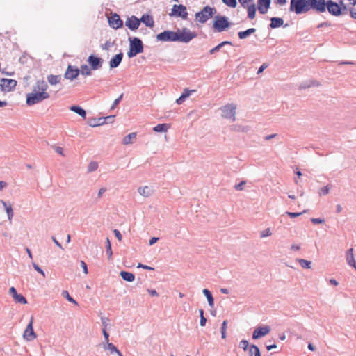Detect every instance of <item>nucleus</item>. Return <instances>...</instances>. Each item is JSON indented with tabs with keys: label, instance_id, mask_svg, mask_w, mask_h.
I'll list each match as a JSON object with an SVG mask.
<instances>
[{
	"label": "nucleus",
	"instance_id": "f257e3e1",
	"mask_svg": "<svg viewBox=\"0 0 356 356\" xmlns=\"http://www.w3.org/2000/svg\"><path fill=\"white\" fill-rule=\"evenodd\" d=\"M48 84L44 80H38L33 86L31 92L26 95V103L33 106L50 97Z\"/></svg>",
	"mask_w": 356,
	"mask_h": 356
},
{
	"label": "nucleus",
	"instance_id": "f03ea898",
	"mask_svg": "<svg viewBox=\"0 0 356 356\" xmlns=\"http://www.w3.org/2000/svg\"><path fill=\"white\" fill-rule=\"evenodd\" d=\"M289 10L297 15L309 11L308 0H291Z\"/></svg>",
	"mask_w": 356,
	"mask_h": 356
},
{
	"label": "nucleus",
	"instance_id": "7ed1b4c3",
	"mask_svg": "<svg viewBox=\"0 0 356 356\" xmlns=\"http://www.w3.org/2000/svg\"><path fill=\"white\" fill-rule=\"evenodd\" d=\"M216 9L209 6H206L200 12L196 13L195 19L201 24L205 23L216 14Z\"/></svg>",
	"mask_w": 356,
	"mask_h": 356
},
{
	"label": "nucleus",
	"instance_id": "20e7f679",
	"mask_svg": "<svg viewBox=\"0 0 356 356\" xmlns=\"http://www.w3.org/2000/svg\"><path fill=\"white\" fill-rule=\"evenodd\" d=\"M230 26L228 18L222 15H216L213 22V28L217 32H222Z\"/></svg>",
	"mask_w": 356,
	"mask_h": 356
},
{
	"label": "nucleus",
	"instance_id": "39448f33",
	"mask_svg": "<svg viewBox=\"0 0 356 356\" xmlns=\"http://www.w3.org/2000/svg\"><path fill=\"white\" fill-rule=\"evenodd\" d=\"M327 10L328 12L334 16H339L340 15L344 13V12L347 10L346 6L341 7L339 3L334 2L332 0H328L325 1V10Z\"/></svg>",
	"mask_w": 356,
	"mask_h": 356
},
{
	"label": "nucleus",
	"instance_id": "423d86ee",
	"mask_svg": "<svg viewBox=\"0 0 356 356\" xmlns=\"http://www.w3.org/2000/svg\"><path fill=\"white\" fill-rule=\"evenodd\" d=\"M143 51V45L142 41L137 38H134L130 42V48L128 52V56L129 58H132L136 56L138 54L142 53Z\"/></svg>",
	"mask_w": 356,
	"mask_h": 356
},
{
	"label": "nucleus",
	"instance_id": "0eeeda50",
	"mask_svg": "<svg viewBox=\"0 0 356 356\" xmlns=\"http://www.w3.org/2000/svg\"><path fill=\"white\" fill-rule=\"evenodd\" d=\"M176 33H177V41L188 42L196 37V34L195 33L190 31L186 28H184L182 30H178Z\"/></svg>",
	"mask_w": 356,
	"mask_h": 356
},
{
	"label": "nucleus",
	"instance_id": "6e6552de",
	"mask_svg": "<svg viewBox=\"0 0 356 356\" xmlns=\"http://www.w3.org/2000/svg\"><path fill=\"white\" fill-rule=\"evenodd\" d=\"M17 81L10 79H1L0 80V88L1 91L9 92L15 90L17 86Z\"/></svg>",
	"mask_w": 356,
	"mask_h": 356
},
{
	"label": "nucleus",
	"instance_id": "1a4fd4ad",
	"mask_svg": "<svg viewBox=\"0 0 356 356\" xmlns=\"http://www.w3.org/2000/svg\"><path fill=\"white\" fill-rule=\"evenodd\" d=\"M236 109V105L232 104H227L221 108L222 116L225 118L231 119L232 121H235Z\"/></svg>",
	"mask_w": 356,
	"mask_h": 356
},
{
	"label": "nucleus",
	"instance_id": "9d476101",
	"mask_svg": "<svg viewBox=\"0 0 356 356\" xmlns=\"http://www.w3.org/2000/svg\"><path fill=\"white\" fill-rule=\"evenodd\" d=\"M33 318L31 317L30 322L28 324V325L26 326V327L24 332V334H23L24 339L28 341H33L35 339H36V337H37V334L34 332V330H33Z\"/></svg>",
	"mask_w": 356,
	"mask_h": 356
},
{
	"label": "nucleus",
	"instance_id": "9b49d317",
	"mask_svg": "<svg viewBox=\"0 0 356 356\" xmlns=\"http://www.w3.org/2000/svg\"><path fill=\"white\" fill-rule=\"evenodd\" d=\"M170 15H171V16L175 15L177 17H180L184 19H186L187 17H188V13L186 11V8L181 4L174 5L171 10V13H170Z\"/></svg>",
	"mask_w": 356,
	"mask_h": 356
},
{
	"label": "nucleus",
	"instance_id": "f8f14e48",
	"mask_svg": "<svg viewBox=\"0 0 356 356\" xmlns=\"http://www.w3.org/2000/svg\"><path fill=\"white\" fill-rule=\"evenodd\" d=\"M309 10H313L318 13L325 11V0H308Z\"/></svg>",
	"mask_w": 356,
	"mask_h": 356
},
{
	"label": "nucleus",
	"instance_id": "ddd939ff",
	"mask_svg": "<svg viewBox=\"0 0 356 356\" xmlns=\"http://www.w3.org/2000/svg\"><path fill=\"white\" fill-rule=\"evenodd\" d=\"M156 38L160 41H177V33L174 31H165L158 34Z\"/></svg>",
	"mask_w": 356,
	"mask_h": 356
},
{
	"label": "nucleus",
	"instance_id": "4468645a",
	"mask_svg": "<svg viewBox=\"0 0 356 356\" xmlns=\"http://www.w3.org/2000/svg\"><path fill=\"white\" fill-rule=\"evenodd\" d=\"M80 74L79 69L74 67L72 65H68L64 76L66 79L72 81L78 77Z\"/></svg>",
	"mask_w": 356,
	"mask_h": 356
},
{
	"label": "nucleus",
	"instance_id": "2eb2a0df",
	"mask_svg": "<svg viewBox=\"0 0 356 356\" xmlns=\"http://www.w3.org/2000/svg\"><path fill=\"white\" fill-rule=\"evenodd\" d=\"M88 63L92 70H96L102 67V59L94 55H90L88 58Z\"/></svg>",
	"mask_w": 356,
	"mask_h": 356
},
{
	"label": "nucleus",
	"instance_id": "dca6fc26",
	"mask_svg": "<svg viewBox=\"0 0 356 356\" xmlns=\"http://www.w3.org/2000/svg\"><path fill=\"white\" fill-rule=\"evenodd\" d=\"M109 25L113 29H119L122 26L123 22L118 15L114 14L108 18Z\"/></svg>",
	"mask_w": 356,
	"mask_h": 356
},
{
	"label": "nucleus",
	"instance_id": "f3484780",
	"mask_svg": "<svg viewBox=\"0 0 356 356\" xmlns=\"http://www.w3.org/2000/svg\"><path fill=\"white\" fill-rule=\"evenodd\" d=\"M270 328L268 326L260 327L254 330L252 334V338L254 339H257L261 337L268 334L270 332Z\"/></svg>",
	"mask_w": 356,
	"mask_h": 356
},
{
	"label": "nucleus",
	"instance_id": "a211bd4d",
	"mask_svg": "<svg viewBox=\"0 0 356 356\" xmlns=\"http://www.w3.org/2000/svg\"><path fill=\"white\" fill-rule=\"evenodd\" d=\"M125 24L131 30H136L140 26V21L136 17L132 16L127 19Z\"/></svg>",
	"mask_w": 356,
	"mask_h": 356
},
{
	"label": "nucleus",
	"instance_id": "6ab92c4d",
	"mask_svg": "<svg viewBox=\"0 0 356 356\" xmlns=\"http://www.w3.org/2000/svg\"><path fill=\"white\" fill-rule=\"evenodd\" d=\"M123 58V54L120 52L113 56L109 61V67L111 69L115 68L119 66Z\"/></svg>",
	"mask_w": 356,
	"mask_h": 356
},
{
	"label": "nucleus",
	"instance_id": "aec40b11",
	"mask_svg": "<svg viewBox=\"0 0 356 356\" xmlns=\"http://www.w3.org/2000/svg\"><path fill=\"white\" fill-rule=\"evenodd\" d=\"M270 4V0H258V10L260 13L265 14Z\"/></svg>",
	"mask_w": 356,
	"mask_h": 356
},
{
	"label": "nucleus",
	"instance_id": "412c9836",
	"mask_svg": "<svg viewBox=\"0 0 356 356\" xmlns=\"http://www.w3.org/2000/svg\"><path fill=\"white\" fill-rule=\"evenodd\" d=\"M346 261L349 266L353 267L356 270V261L354 257L353 248H350L346 254Z\"/></svg>",
	"mask_w": 356,
	"mask_h": 356
},
{
	"label": "nucleus",
	"instance_id": "4be33fe9",
	"mask_svg": "<svg viewBox=\"0 0 356 356\" xmlns=\"http://www.w3.org/2000/svg\"><path fill=\"white\" fill-rule=\"evenodd\" d=\"M147 26L152 28L154 25L153 17L149 15H143L140 20Z\"/></svg>",
	"mask_w": 356,
	"mask_h": 356
},
{
	"label": "nucleus",
	"instance_id": "5701e85b",
	"mask_svg": "<svg viewBox=\"0 0 356 356\" xmlns=\"http://www.w3.org/2000/svg\"><path fill=\"white\" fill-rule=\"evenodd\" d=\"M270 21H271V22H270V26L272 29L280 27L284 23L283 19L281 18H279V17H272L270 19Z\"/></svg>",
	"mask_w": 356,
	"mask_h": 356
},
{
	"label": "nucleus",
	"instance_id": "b1692460",
	"mask_svg": "<svg viewBox=\"0 0 356 356\" xmlns=\"http://www.w3.org/2000/svg\"><path fill=\"white\" fill-rule=\"evenodd\" d=\"M61 77L60 75H49L47 81L51 85H56L60 82Z\"/></svg>",
	"mask_w": 356,
	"mask_h": 356
},
{
	"label": "nucleus",
	"instance_id": "393cba45",
	"mask_svg": "<svg viewBox=\"0 0 356 356\" xmlns=\"http://www.w3.org/2000/svg\"><path fill=\"white\" fill-rule=\"evenodd\" d=\"M120 275L123 280L128 282H133L135 279V276L133 273L127 271H121Z\"/></svg>",
	"mask_w": 356,
	"mask_h": 356
},
{
	"label": "nucleus",
	"instance_id": "a878e982",
	"mask_svg": "<svg viewBox=\"0 0 356 356\" xmlns=\"http://www.w3.org/2000/svg\"><path fill=\"white\" fill-rule=\"evenodd\" d=\"M170 125L168 124H159L153 128L156 132H166L170 129Z\"/></svg>",
	"mask_w": 356,
	"mask_h": 356
},
{
	"label": "nucleus",
	"instance_id": "bb28decb",
	"mask_svg": "<svg viewBox=\"0 0 356 356\" xmlns=\"http://www.w3.org/2000/svg\"><path fill=\"white\" fill-rule=\"evenodd\" d=\"M70 110L76 113L77 114H79L80 116H81L84 119L86 117V113L85 110L83 109L82 108H81L80 106H72L70 107Z\"/></svg>",
	"mask_w": 356,
	"mask_h": 356
},
{
	"label": "nucleus",
	"instance_id": "cd10ccee",
	"mask_svg": "<svg viewBox=\"0 0 356 356\" xmlns=\"http://www.w3.org/2000/svg\"><path fill=\"white\" fill-rule=\"evenodd\" d=\"M256 31V29L254 28H250L244 31H240L238 33V37L240 39H245L252 33H254Z\"/></svg>",
	"mask_w": 356,
	"mask_h": 356
},
{
	"label": "nucleus",
	"instance_id": "c85d7f7f",
	"mask_svg": "<svg viewBox=\"0 0 356 356\" xmlns=\"http://www.w3.org/2000/svg\"><path fill=\"white\" fill-rule=\"evenodd\" d=\"M136 137V133L135 132H133V133H131L129 134H128L127 136H126L123 140H122V143L124 145H129V144H131L132 143V140H134Z\"/></svg>",
	"mask_w": 356,
	"mask_h": 356
},
{
	"label": "nucleus",
	"instance_id": "c756f323",
	"mask_svg": "<svg viewBox=\"0 0 356 356\" xmlns=\"http://www.w3.org/2000/svg\"><path fill=\"white\" fill-rule=\"evenodd\" d=\"M1 203L6 209L8 219L11 220L13 216V208H12L11 205L7 204V203L6 202H4L3 200H1Z\"/></svg>",
	"mask_w": 356,
	"mask_h": 356
},
{
	"label": "nucleus",
	"instance_id": "7c9ffc66",
	"mask_svg": "<svg viewBox=\"0 0 356 356\" xmlns=\"http://www.w3.org/2000/svg\"><path fill=\"white\" fill-rule=\"evenodd\" d=\"M202 292L205 295V296L208 300L209 306L213 307L214 306V300H213V298L211 292L208 289H203Z\"/></svg>",
	"mask_w": 356,
	"mask_h": 356
},
{
	"label": "nucleus",
	"instance_id": "2f4dec72",
	"mask_svg": "<svg viewBox=\"0 0 356 356\" xmlns=\"http://www.w3.org/2000/svg\"><path fill=\"white\" fill-rule=\"evenodd\" d=\"M138 192L144 197H149L152 194V190L147 186L139 188Z\"/></svg>",
	"mask_w": 356,
	"mask_h": 356
},
{
	"label": "nucleus",
	"instance_id": "473e14b6",
	"mask_svg": "<svg viewBox=\"0 0 356 356\" xmlns=\"http://www.w3.org/2000/svg\"><path fill=\"white\" fill-rule=\"evenodd\" d=\"M249 354L250 356H261L259 348L255 345L250 346Z\"/></svg>",
	"mask_w": 356,
	"mask_h": 356
},
{
	"label": "nucleus",
	"instance_id": "72a5a7b5",
	"mask_svg": "<svg viewBox=\"0 0 356 356\" xmlns=\"http://www.w3.org/2000/svg\"><path fill=\"white\" fill-rule=\"evenodd\" d=\"M105 349L110 350L111 353H116L118 356H123L112 343L108 342L106 346H105Z\"/></svg>",
	"mask_w": 356,
	"mask_h": 356
},
{
	"label": "nucleus",
	"instance_id": "f704fd0d",
	"mask_svg": "<svg viewBox=\"0 0 356 356\" xmlns=\"http://www.w3.org/2000/svg\"><path fill=\"white\" fill-rule=\"evenodd\" d=\"M248 17L251 19L255 17L256 7L254 4H252L248 7Z\"/></svg>",
	"mask_w": 356,
	"mask_h": 356
},
{
	"label": "nucleus",
	"instance_id": "c9c22d12",
	"mask_svg": "<svg viewBox=\"0 0 356 356\" xmlns=\"http://www.w3.org/2000/svg\"><path fill=\"white\" fill-rule=\"evenodd\" d=\"M91 70L88 65H83L80 67V72L83 76H90L91 75Z\"/></svg>",
	"mask_w": 356,
	"mask_h": 356
},
{
	"label": "nucleus",
	"instance_id": "e433bc0d",
	"mask_svg": "<svg viewBox=\"0 0 356 356\" xmlns=\"http://www.w3.org/2000/svg\"><path fill=\"white\" fill-rule=\"evenodd\" d=\"M298 262L303 268L309 269L311 268V262L309 261L303 259H298Z\"/></svg>",
	"mask_w": 356,
	"mask_h": 356
},
{
	"label": "nucleus",
	"instance_id": "4c0bfd02",
	"mask_svg": "<svg viewBox=\"0 0 356 356\" xmlns=\"http://www.w3.org/2000/svg\"><path fill=\"white\" fill-rule=\"evenodd\" d=\"M13 299L16 302H19V303H21L23 305H25L27 303L26 299L22 294H17Z\"/></svg>",
	"mask_w": 356,
	"mask_h": 356
},
{
	"label": "nucleus",
	"instance_id": "58836bf2",
	"mask_svg": "<svg viewBox=\"0 0 356 356\" xmlns=\"http://www.w3.org/2000/svg\"><path fill=\"white\" fill-rule=\"evenodd\" d=\"M62 295L63 296V297H65L69 302L73 303L74 305H78V302L74 299L72 298L70 295L69 294L68 291H63L62 292Z\"/></svg>",
	"mask_w": 356,
	"mask_h": 356
},
{
	"label": "nucleus",
	"instance_id": "ea45409f",
	"mask_svg": "<svg viewBox=\"0 0 356 356\" xmlns=\"http://www.w3.org/2000/svg\"><path fill=\"white\" fill-rule=\"evenodd\" d=\"M231 44L232 43L229 41H224V42H221L220 44H219L218 45H217L216 47H215L214 48H213L212 49H211L210 54H212L215 53L216 51H219V49L225 44Z\"/></svg>",
	"mask_w": 356,
	"mask_h": 356
},
{
	"label": "nucleus",
	"instance_id": "a19ab883",
	"mask_svg": "<svg viewBox=\"0 0 356 356\" xmlns=\"http://www.w3.org/2000/svg\"><path fill=\"white\" fill-rule=\"evenodd\" d=\"M227 328V321L225 320L222 322V327H221V337L222 339L226 338V331Z\"/></svg>",
	"mask_w": 356,
	"mask_h": 356
},
{
	"label": "nucleus",
	"instance_id": "79ce46f5",
	"mask_svg": "<svg viewBox=\"0 0 356 356\" xmlns=\"http://www.w3.org/2000/svg\"><path fill=\"white\" fill-rule=\"evenodd\" d=\"M222 2L230 8H236L237 5L236 0H222Z\"/></svg>",
	"mask_w": 356,
	"mask_h": 356
},
{
	"label": "nucleus",
	"instance_id": "37998d69",
	"mask_svg": "<svg viewBox=\"0 0 356 356\" xmlns=\"http://www.w3.org/2000/svg\"><path fill=\"white\" fill-rule=\"evenodd\" d=\"M106 254H108L109 259L112 257L113 252L111 250V244L108 238L106 240Z\"/></svg>",
	"mask_w": 356,
	"mask_h": 356
},
{
	"label": "nucleus",
	"instance_id": "c03bdc74",
	"mask_svg": "<svg viewBox=\"0 0 356 356\" xmlns=\"http://www.w3.org/2000/svg\"><path fill=\"white\" fill-rule=\"evenodd\" d=\"M199 313H200V325L203 327L206 325L207 318L204 316L203 309H200Z\"/></svg>",
	"mask_w": 356,
	"mask_h": 356
},
{
	"label": "nucleus",
	"instance_id": "a18cd8bd",
	"mask_svg": "<svg viewBox=\"0 0 356 356\" xmlns=\"http://www.w3.org/2000/svg\"><path fill=\"white\" fill-rule=\"evenodd\" d=\"M329 192H330V187L328 186H326L323 187L319 189L318 194H319V195L322 196V195H325L328 194Z\"/></svg>",
	"mask_w": 356,
	"mask_h": 356
},
{
	"label": "nucleus",
	"instance_id": "49530a36",
	"mask_svg": "<svg viewBox=\"0 0 356 356\" xmlns=\"http://www.w3.org/2000/svg\"><path fill=\"white\" fill-rule=\"evenodd\" d=\"M98 168V163L97 162H91L88 165V172H93L96 170Z\"/></svg>",
	"mask_w": 356,
	"mask_h": 356
},
{
	"label": "nucleus",
	"instance_id": "de8ad7c7",
	"mask_svg": "<svg viewBox=\"0 0 356 356\" xmlns=\"http://www.w3.org/2000/svg\"><path fill=\"white\" fill-rule=\"evenodd\" d=\"M306 212H307V211L305 210L302 212L295 213V212H289L288 211L286 213L291 218H296V217L300 216V215H302V213H306Z\"/></svg>",
	"mask_w": 356,
	"mask_h": 356
},
{
	"label": "nucleus",
	"instance_id": "09e8293b",
	"mask_svg": "<svg viewBox=\"0 0 356 356\" xmlns=\"http://www.w3.org/2000/svg\"><path fill=\"white\" fill-rule=\"evenodd\" d=\"M272 233L270 228H267L265 230L262 231L261 233V237L265 238L267 236H271Z\"/></svg>",
	"mask_w": 356,
	"mask_h": 356
},
{
	"label": "nucleus",
	"instance_id": "8fccbe9b",
	"mask_svg": "<svg viewBox=\"0 0 356 356\" xmlns=\"http://www.w3.org/2000/svg\"><path fill=\"white\" fill-rule=\"evenodd\" d=\"M195 90H188L187 88L184 89L183 93H182V97H184L185 99L188 97H189L192 92H195Z\"/></svg>",
	"mask_w": 356,
	"mask_h": 356
},
{
	"label": "nucleus",
	"instance_id": "3c124183",
	"mask_svg": "<svg viewBox=\"0 0 356 356\" xmlns=\"http://www.w3.org/2000/svg\"><path fill=\"white\" fill-rule=\"evenodd\" d=\"M248 346L249 343L247 340H242L240 342V347L243 348L244 350H246L248 349Z\"/></svg>",
	"mask_w": 356,
	"mask_h": 356
},
{
	"label": "nucleus",
	"instance_id": "603ef678",
	"mask_svg": "<svg viewBox=\"0 0 356 356\" xmlns=\"http://www.w3.org/2000/svg\"><path fill=\"white\" fill-rule=\"evenodd\" d=\"M33 266L34 269L39 273H40L43 277L45 276L44 271L40 268V267L38 264H36L35 263H33Z\"/></svg>",
	"mask_w": 356,
	"mask_h": 356
},
{
	"label": "nucleus",
	"instance_id": "864d4df0",
	"mask_svg": "<svg viewBox=\"0 0 356 356\" xmlns=\"http://www.w3.org/2000/svg\"><path fill=\"white\" fill-rule=\"evenodd\" d=\"M123 97V94H121L120 95V97L118 98H117L116 99L114 100L113 103V105L111 106V108L113 109L115 106H118V104L120 103V102L121 101L122 98Z\"/></svg>",
	"mask_w": 356,
	"mask_h": 356
},
{
	"label": "nucleus",
	"instance_id": "5fc2aeb1",
	"mask_svg": "<svg viewBox=\"0 0 356 356\" xmlns=\"http://www.w3.org/2000/svg\"><path fill=\"white\" fill-rule=\"evenodd\" d=\"M9 293L13 296V298L18 294L16 289L13 286L10 288Z\"/></svg>",
	"mask_w": 356,
	"mask_h": 356
},
{
	"label": "nucleus",
	"instance_id": "6e6d98bb",
	"mask_svg": "<svg viewBox=\"0 0 356 356\" xmlns=\"http://www.w3.org/2000/svg\"><path fill=\"white\" fill-rule=\"evenodd\" d=\"M106 326L105 325L104 328L102 330V332H103V334H104V337L105 341L106 343H108V342H109V339H108L109 338V334H108V333L106 330Z\"/></svg>",
	"mask_w": 356,
	"mask_h": 356
},
{
	"label": "nucleus",
	"instance_id": "4d7b16f0",
	"mask_svg": "<svg viewBox=\"0 0 356 356\" xmlns=\"http://www.w3.org/2000/svg\"><path fill=\"white\" fill-rule=\"evenodd\" d=\"M113 233H114V234H115V237H116L119 241H121V240H122V234H121V233L120 232V231H119V230H118V229H114Z\"/></svg>",
	"mask_w": 356,
	"mask_h": 356
},
{
	"label": "nucleus",
	"instance_id": "13d9d810",
	"mask_svg": "<svg viewBox=\"0 0 356 356\" xmlns=\"http://www.w3.org/2000/svg\"><path fill=\"white\" fill-rule=\"evenodd\" d=\"M245 184V181H241L238 184L235 186V189L238 190V191H241V190H243V187Z\"/></svg>",
	"mask_w": 356,
	"mask_h": 356
},
{
	"label": "nucleus",
	"instance_id": "bf43d9fd",
	"mask_svg": "<svg viewBox=\"0 0 356 356\" xmlns=\"http://www.w3.org/2000/svg\"><path fill=\"white\" fill-rule=\"evenodd\" d=\"M81 266L82 267L83 270V273L86 275L88 273V267H87V265L83 261H81Z\"/></svg>",
	"mask_w": 356,
	"mask_h": 356
},
{
	"label": "nucleus",
	"instance_id": "052dcab7",
	"mask_svg": "<svg viewBox=\"0 0 356 356\" xmlns=\"http://www.w3.org/2000/svg\"><path fill=\"white\" fill-rule=\"evenodd\" d=\"M311 220L314 224L323 223L325 221L324 219H321V218H312Z\"/></svg>",
	"mask_w": 356,
	"mask_h": 356
},
{
	"label": "nucleus",
	"instance_id": "680f3d73",
	"mask_svg": "<svg viewBox=\"0 0 356 356\" xmlns=\"http://www.w3.org/2000/svg\"><path fill=\"white\" fill-rule=\"evenodd\" d=\"M138 268H142L143 269H146V270H154L153 268L150 267V266H146V265H143L142 264H138V265L137 266Z\"/></svg>",
	"mask_w": 356,
	"mask_h": 356
},
{
	"label": "nucleus",
	"instance_id": "e2e57ef3",
	"mask_svg": "<svg viewBox=\"0 0 356 356\" xmlns=\"http://www.w3.org/2000/svg\"><path fill=\"white\" fill-rule=\"evenodd\" d=\"M268 67L267 63H264L259 69L257 74L261 73L266 68Z\"/></svg>",
	"mask_w": 356,
	"mask_h": 356
},
{
	"label": "nucleus",
	"instance_id": "0e129e2a",
	"mask_svg": "<svg viewBox=\"0 0 356 356\" xmlns=\"http://www.w3.org/2000/svg\"><path fill=\"white\" fill-rule=\"evenodd\" d=\"M349 11H350V16L353 19H356V10H355L353 8H350Z\"/></svg>",
	"mask_w": 356,
	"mask_h": 356
},
{
	"label": "nucleus",
	"instance_id": "69168bd1",
	"mask_svg": "<svg viewBox=\"0 0 356 356\" xmlns=\"http://www.w3.org/2000/svg\"><path fill=\"white\" fill-rule=\"evenodd\" d=\"M147 291L152 296H158V293L154 289H148Z\"/></svg>",
	"mask_w": 356,
	"mask_h": 356
},
{
	"label": "nucleus",
	"instance_id": "338daca9",
	"mask_svg": "<svg viewBox=\"0 0 356 356\" xmlns=\"http://www.w3.org/2000/svg\"><path fill=\"white\" fill-rule=\"evenodd\" d=\"M239 1V3H241V5L243 6V7H246V5L247 3L250 1V0H238Z\"/></svg>",
	"mask_w": 356,
	"mask_h": 356
},
{
	"label": "nucleus",
	"instance_id": "774afa93",
	"mask_svg": "<svg viewBox=\"0 0 356 356\" xmlns=\"http://www.w3.org/2000/svg\"><path fill=\"white\" fill-rule=\"evenodd\" d=\"M185 98L184 97H182V95H181L177 100H176V103L178 104H181L184 101Z\"/></svg>",
	"mask_w": 356,
	"mask_h": 356
}]
</instances>
